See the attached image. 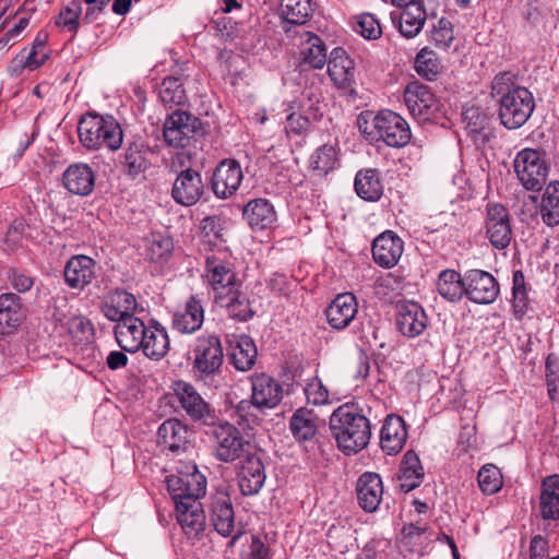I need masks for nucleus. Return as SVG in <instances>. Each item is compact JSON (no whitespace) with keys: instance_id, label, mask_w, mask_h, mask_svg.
<instances>
[{"instance_id":"f257e3e1","label":"nucleus","mask_w":559,"mask_h":559,"mask_svg":"<svg viewBox=\"0 0 559 559\" xmlns=\"http://www.w3.org/2000/svg\"><path fill=\"white\" fill-rule=\"evenodd\" d=\"M492 97H499V117L508 129L522 127L531 117L535 104L532 93L516 83L510 71L498 73L491 82Z\"/></svg>"},{"instance_id":"f03ea898","label":"nucleus","mask_w":559,"mask_h":559,"mask_svg":"<svg viewBox=\"0 0 559 559\" xmlns=\"http://www.w3.org/2000/svg\"><path fill=\"white\" fill-rule=\"evenodd\" d=\"M78 133L80 142L87 150L106 146L117 151L123 141L121 126L112 116L86 114L79 121Z\"/></svg>"},{"instance_id":"7ed1b4c3","label":"nucleus","mask_w":559,"mask_h":559,"mask_svg":"<svg viewBox=\"0 0 559 559\" xmlns=\"http://www.w3.org/2000/svg\"><path fill=\"white\" fill-rule=\"evenodd\" d=\"M166 484L174 503L179 500L183 503H192V500L200 501L206 491V478L193 463L182 464L177 474L166 478Z\"/></svg>"},{"instance_id":"20e7f679","label":"nucleus","mask_w":559,"mask_h":559,"mask_svg":"<svg viewBox=\"0 0 559 559\" xmlns=\"http://www.w3.org/2000/svg\"><path fill=\"white\" fill-rule=\"evenodd\" d=\"M212 436L215 440V455L222 462H234L253 450L249 439L227 421L214 426Z\"/></svg>"},{"instance_id":"39448f33","label":"nucleus","mask_w":559,"mask_h":559,"mask_svg":"<svg viewBox=\"0 0 559 559\" xmlns=\"http://www.w3.org/2000/svg\"><path fill=\"white\" fill-rule=\"evenodd\" d=\"M193 371L200 377L213 376L219 371L223 359V346L216 334H204L195 340L193 349Z\"/></svg>"},{"instance_id":"423d86ee","label":"nucleus","mask_w":559,"mask_h":559,"mask_svg":"<svg viewBox=\"0 0 559 559\" xmlns=\"http://www.w3.org/2000/svg\"><path fill=\"white\" fill-rule=\"evenodd\" d=\"M514 169L519 180L527 190H540L548 175L544 155L533 148H524L516 154Z\"/></svg>"},{"instance_id":"0eeeda50","label":"nucleus","mask_w":559,"mask_h":559,"mask_svg":"<svg viewBox=\"0 0 559 559\" xmlns=\"http://www.w3.org/2000/svg\"><path fill=\"white\" fill-rule=\"evenodd\" d=\"M486 238L497 250H503L512 241L513 234L508 210L499 204H488L485 219Z\"/></svg>"},{"instance_id":"6e6552de","label":"nucleus","mask_w":559,"mask_h":559,"mask_svg":"<svg viewBox=\"0 0 559 559\" xmlns=\"http://www.w3.org/2000/svg\"><path fill=\"white\" fill-rule=\"evenodd\" d=\"M200 120L188 111L176 110L169 115L164 123L165 142L175 147H185L189 144L197 130Z\"/></svg>"},{"instance_id":"1a4fd4ad","label":"nucleus","mask_w":559,"mask_h":559,"mask_svg":"<svg viewBox=\"0 0 559 559\" xmlns=\"http://www.w3.org/2000/svg\"><path fill=\"white\" fill-rule=\"evenodd\" d=\"M203 277L212 287L215 300L225 298L226 294L240 287V282L231 266L215 257L206 259Z\"/></svg>"},{"instance_id":"9d476101","label":"nucleus","mask_w":559,"mask_h":559,"mask_svg":"<svg viewBox=\"0 0 559 559\" xmlns=\"http://www.w3.org/2000/svg\"><path fill=\"white\" fill-rule=\"evenodd\" d=\"M378 140L392 147L405 146L411 140V129L406 120L391 110L378 114Z\"/></svg>"},{"instance_id":"9b49d317","label":"nucleus","mask_w":559,"mask_h":559,"mask_svg":"<svg viewBox=\"0 0 559 559\" xmlns=\"http://www.w3.org/2000/svg\"><path fill=\"white\" fill-rule=\"evenodd\" d=\"M465 295L476 304H491L499 295V284L488 272L469 270L465 272Z\"/></svg>"},{"instance_id":"f8f14e48","label":"nucleus","mask_w":559,"mask_h":559,"mask_svg":"<svg viewBox=\"0 0 559 559\" xmlns=\"http://www.w3.org/2000/svg\"><path fill=\"white\" fill-rule=\"evenodd\" d=\"M251 404L260 411L276 407L283 399V386L274 378L265 373L250 377Z\"/></svg>"},{"instance_id":"ddd939ff","label":"nucleus","mask_w":559,"mask_h":559,"mask_svg":"<svg viewBox=\"0 0 559 559\" xmlns=\"http://www.w3.org/2000/svg\"><path fill=\"white\" fill-rule=\"evenodd\" d=\"M100 311L109 321L119 323L126 318L134 317L139 311V304L133 294L124 289H115L102 299Z\"/></svg>"},{"instance_id":"4468645a","label":"nucleus","mask_w":559,"mask_h":559,"mask_svg":"<svg viewBox=\"0 0 559 559\" xmlns=\"http://www.w3.org/2000/svg\"><path fill=\"white\" fill-rule=\"evenodd\" d=\"M404 102L411 115L420 120H429L438 110L439 104L427 85L411 83L404 92Z\"/></svg>"},{"instance_id":"2eb2a0df","label":"nucleus","mask_w":559,"mask_h":559,"mask_svg":"<svg viewBox=\"0 0 559 559\" xmlns=\"http://www.w3.org/2000/svg\"><path fill=\"white\" fill-rule=\"evenodd\" d=\"M204 189L201 174L188 168L178 174L173 185L171 197L180 205L192 206L201 199Z\"/></svg>"},{"instance_id":"dca6fc26","label":"nucleus","mask_w":559,"mask_h":559,"mask_svg":"<svg viewBox=\"0 0 559 559\" xmlns=\"http://www.w3.org/2000/svg\"><path fill=\"white\" fill-rule=\"evenodd\" d=\"M175 392L181 407L192 420L205 424L213 420L214 416L210 404L204 401L192 384L179 381L176 383Z\"/></svg>"},{"instance_id":"f3484780","label":"nucleus","mask_w":559,"mask_h":559,"mask_svg":"<svg viewBox=\"0 0 559 559\" xmlns=\"http://www.w3.org/2000/svg\"><path fill=\"white\" fill-rule=\"evenodd\" d=\"M265 479L266 474L261 457L254 452L243 456L238 473L239 488L242 495H257L262 489Z\"/></svg>"},{"instance_id":"a211bd4d","label":"nucleus","mask_w":559,"mask_h":559,"mask_svg":"<svg viewBox=\"0 0 559 559\" xmlns=\"http://www.w3.org/2000/svg\"><path fill=\"white\" fill-rule=\"evenodd\" d=\"M240 164L234 159H225L215 168L212 178V189L219 199L231 197L242 181Z\"/></svg>"},{"instance_id":"6ab92c4d","label":"nucleus","mask_w":559,"mask_h":559,"mask_svg":"<svg viewBox=\"0 0 559 559\" xmlns=\"http://www.w3.org/2000/svg\"><path fill=\"white\" fill-rule=\"evenodd\" d=\"M67 285L82 290L96 277V262L84 254L73 255L68 260L63 270Z\"/></svg>"},{"instance_id":"aec40b11","label":"nucleus","mask_w":559,"mask_h":559,"mask_svg":"<svg viewBox=\"0 0 559 559\" xmlns=\"http://www.w3.org/2000/svg\"><path fill=\"white\" fill-rule=\"evenodd\" d=\"M396 325L403 335L416 337L427 328L426 313L417 302H400L396 306Z\"/></svg>"},{"instance_id":"412c9836","label":"nucleus","mask_w":559,"mask_h":559,"mask_svg":"<svg viewBox=\"0 0 559 559\" xmlns=\"http://www.w3.org/2000/svg\"><path fill=\"white\" fill-rule=\"evenodd\" d=\"M403 251V240L392 230L382 233L372 242V257L374 262L386 269L396 265Z\"/></svg>"},{"instance_id":"4be33fe9","label":"nucleus","mask_w":559,"mask_h":559,"mask_svg":"<svg viewBox=\"0 0 559 559\" xmlns=\"http://www.w3.org/2000/svg\"><path fill=\"white\" fill-rule=\"evenodd\" d=\"M148 328L138 317H129L115 325L114 332L118 345L129 353H136L143 346Z\"/></svg>"},{"instance_id":"5701e85b","label":"nucleus","mask_w":559,"mask_h":559,"mask_svg":"<svg viewBox=\"0 0 559 559\" xmlns=\"http://www.w3.org/2000/svg\"><path fill=\"white\" fill-rule=\"evenodd\" d=\"M407 436L404 419L399 415H388L380 432L381 449L389 455H396L403 450Z\"/></svg>"},{"instance_id":"b1692460","label":"nucleus","mask_w":559,"mask_h":559,"mask_svg":"<svg viewBox=\"0 0 559 559\" xmlns=\"http://www.w3.org/2000/svg\"><path fill=\"white\" fill-rule=\"evenodd\" d=\"M401 12H391V21L397 25L400 33L406 38H414L421 31L426 22L424 3L404 4Z\"/></svg>"},{"instance_id":"393cba45","label":"nucleus","mask_w":559,"mask_h":559,"mask_svg":"<svg viewBox=\"0 0 559 559\" xmlns=\"http://www.w3.org/2000/svg\"><path fill=\"white\" fill-rule=\"evenodd\" d=\"M211 521L222 536H231L235 532V513L230 497L224 490L217 491L211 501Z\"/></svg>"},{"instance_id":"a878e982","label":"nucleus","mask_w":559,"mask_h":559,"mask_svg":"<svg viewBox=\"0 0 559 559\" xmlns=\"http://www.w3.org/2000/svg\"><path fill=\"white\" fill-rule=\"evenodd\" d=\"M154 153L145 143H130L121 160L124 174L132 179L143 176L153 165L151 159Z\"/></svg>"},{"instance_id":"bb28decb","label":"nucleus","mask_w":559,"mask_h":559,"mask_svg":"<svg viewBox=\"0 0 559 559\" xmlns=\"http://www.w3.org/2000/svg\"><path fill=\"white\" fill-rule=\"evenodd\" d=\"M177 522L183 533L190 537H199L205 530V514L202 503L192 500V503H183L181 500L175 503Z\"/></svg>"},{"instance_id":"cd10ccee","label":"nucleus","mask_w":559,"mask_h":559,"mask_svg":"<svg viewBox=\"0 0 559 559\" xmlns=\"http://www.w3.org/2000/svg\"><path fill=\"white\" fill-rule=\"evenodd\" d=\"M356 493L359 507L366 512H374L383 495L381 477L376 473H364L357 480Z\"/></svg>"},{"instance_id":"c85d7f7f","label":"nucleus","mask_w":559,"mask_h":559,"mask_svg":"<svg viewBox=\"0 0 559 559\" xmlns=\"http://www.w3.org/2000/svg\"><path fill=\"white\" fill-rule=\"evenodd\" d=\"M66 189L72 194L85 197L92 193L95 186V174L84 163L70 165L62 176Z\"/></svg>"},{"instance_id":"c756f323","label":"nucleus","mask_w":559,"mask_h":559,"mask_svg":"<svg viewBox=\"0 0 559 559\" xmlns=\"http://www.w3.org/2000/svg\"><path fill=\"white\" fill-rule=\"evenodd\" d=\"M371 407L360 406L358 402H352V452H359L367 448L372 432L368 414Z\"/></svg>"},{"instance_id":"7c9ffc66","label":"nucleus","mask_w":559,"mask_h":559,"mask_svg":"<svg viewBox=\"0 0 559 559\" xmlns=\"http://www.w3.org/2000/svg\"><path fill=\"white\" fill-rule=\"evenodd\" d=\"M189 430L178 419H167L158 428L157 442L164 449L171 452L186 450L189 439Z\"/></svg>"},{"instance_id":"2f4dec72","label":"nucleus","mask_w":559,"mask_h":559,"mask_svg":"<svg viewBox=\"0 0 559 559\" xmlns=\"http://www.w3.org/2000/svg\"><path fill=\"white\" fill-rule=\"evenodd\" d=\"M204 320L203 307L195 297H190L185 307L175 312L173 326L180 333L190 334L198 331Z\"/></svg>"},{"instance_id":"473e14b6","label":"nucleus","mask_w":559,"mask_h":559,"mask_svg":"<svg viewBox=\"0 0 559 559\" xmlns=\"http://www.w3.org/2000/svg\"><path fill=\"white\" fill-rule=\"evenodd\" d=\"M243 217L252 229H266L276 222L273 204L266 199H254L243 207Z\"/></svg>"},{"instance_id":"72a5a7b5","label":"nucleus","mask_w":559,"mask_h":559,"mask_svg":"<svg viewBox=\"0 0 559 559\" xmlns=\"http://www.w3.org/2000/svg\"><path fill=\"white\" fill-rule=\"evenodd\" d=\"M424 479V468L418 455L409 450L407 451L400 465L397 474V486L404 491L408 492L418 487Z\"/></svg>"},{"instance_id":"f704fd0d","label":"nucleus","mask_w":559,"mask_h":559,"mask_svg":"<svg viewBox=\"0 0 559 559\" xmlns=\"http://www.w3.org/2000/svg\"><path fill=\"white\" fill-rule=\"evenodd\" d=\"M24 319V310L17 295L8 293L0 296V333L15 330Z\"/></svg>"},{"instance_id":"c9c22d12","label":"nucleus","mask_w":559,"mask_h":559,"mask_svg":"<svg viewBox=\"0 0 559 559\" xmlns=\"http://www.w3.org/2000/svg\"><path fill=\"white\" fill-rule=\"evenodd\" d=\"M330 430L338 449L349 454V403L337 407L330 417Z\"/></svg>"},{"instance_id":"e433bc0d","label":"nucleus","mask_w":559,"mask_h":559,"mask_svg":"<svg viewBox=\"0 0 559 559\" xmlns=\"http://www.w3.org/2000/svg\"><path fill=\"white\" fill-rule=\"evenodd\" d=\"M140 349L150 359L159 360L164 358L169 350V338L166 330L159 324L150 326Z\"/></svg>"},{"instance_id":"4c0bfd02","label":"nucleus","mask_w":559,"mask_h":559,"mask_svg":"<svg viewBox=\"0 0 559 559\" xmlns=\"http://www.w3.org/2000/svg\"><path fill=\"white\" fill-rule=\"evenodd\" d=\"M328 73L337 87L346 88L349 85V57L344 48L336 47L332 50Z\"/></svg>"},{"instance_id":"58836bf2","label":"nucleus","mask_w":559,"mask_h":559,"mask_svg":"<svg viewBox=\"0 0 559 559\" xmlns=\"http://www.w3.org/2000/svg\"><path fill=\"white\" fill-rule=\"evenodd\" d=\"M302 62L313 69H321L326 62V47L316 34L306 33L301 43Z\"/></svg>"},{"instance_id":"ea45409f","label":"nucleus","mask_w":559,"mask_h":559,"mask_svg":"<svg viewBox=\"0 0 559 559\" xmlns=\"http://www.w3.org/2000/svg\"><path fill=\"white\" fill-rule=\"evenodd\" d=\"M465 275L462 277L454 270H444L437 281L438 293L449 301H457L465 294Z\"/></svg>"},{"instance_id":"a19ab883","label":"nucleus","mask_w":559,"mask_h":559,"mask_svg":"<svg viewBox=\"0 0 559 559\" xmlns=\"http://www.w3.org/2000/svg\"><path fill=\"white\" fill-rule=\"evenodd\" d=\"M355 191L365 201H377L382 194V185L376 169H365L355 177Z\"/></svg>"},{"instance_id":"79ce46f5","label":"nucleus","mask_w":559,"mask_h":559,"mask_svg":"<svg viewBox=\"0 0 559 559\" xmlns=\"http://www.w3.org/2000/svg\"><path fill=\"white\" fill-rule=\"evenodd\" d=\"M258 350L253 340L248 335H240L233 347L231 359L237 370H250L257 359Z\"/></svg>"},{"instance_id":"37998d69","label":"nucleus","mask_w":559,"mask_h":559,"mask_svg":"<svg viewBox=\"0 0 559 559\" xmlns=\"http://www.w3.org/2000/svg\"><path fill=\"white\" fill-rule=\"evenodd\" d=\"M216 304L226 308L228 314L239 321H246L252 317L250 302L245 293L239 287L226 294L225 298L215 300Z\"/></svg>"},{"instance_id":"c03bdc74","label":"nucleus","mask_w":559,"mask_h":559,"mask_svg":"<svg viewBox=\"0 0 559 559\" xmlns=\"http://www.w3.org/2000/svg\"><path fill=\"white\" fill-rule=\"evenodd\" d=\"M540 215L545 224H559V181L550 182L543 194Z\"/></svg>"},{"instance_id":"a18cd8bd","label":"nucleus","mask_w":559,"mask_h":559,"mask_svg":"<svg viewBox=\"0 0 559 559\" xmlns=\"http://www.w3.org/2000/svg\"><path fill=\"white\" fill-rule=\"evenodd\" d=\"M325 313L332 328L337 330L346 328L349 324V294H338Z\"/></svg>"},{"instance_id":"49530a36","label":"nucleus","mask_w":559,"mask_h":559,"mask_svg":"<svg viewBox=\"0 0 559 559\" xmlns=\"http://www.w3.org/2000/svg\"><path fill=\"white\" fill-rule=\"evenodd\" d=\"M290 430L294 437L299 441L312 439L317 432V425L312 413L299 408L290 418Z\"/></svg>"},{"instance_id":"de8ad7c7","label":"nucleus","mask_w":559,"mask_h":559,"mask_svg":"<svg viewBox=\"0 0 559 559\" xmlns=\"http://www.w3.org/2000/svg\"><path fill=\"white\" fill-rule=\"evenodd\" d=\"M312 12L310 0H282L281 15L292 24H305Z\"/></svg>"},{"instance_id":"09e8293b","label":"nucleus","mask_w":559,"mask_h":559,"mask_svg":"<svg viewBox=\"0 0 559 559\" xmlns=\"http://www.w3.org/2000/svg\"><path fill=\"white\" fill-rule=\"evenodd\" d=\"M162 103L166 106H180L187 100L186 91L180 79L168 76L165 78L158 91Z\"/></svg>"},{"instance_id":"8fccbe9b","label":"nucleus","mask_w":559,"mask_h":559,"mask_svg":"<svg viewBox=\"0 0 559 559\" xmlns=\"http://www.w3.org/2000/svg\"><path fill=\"white\" fill-rule=\"evenodd\" d=\"M40 45H33L28 52L20 53L12 63L11 71L14 75H20L24 69L36 70L45 63L48 58L47 51H40Z\"/></svg>"},{"instance_id":"3c124183","label":"nucleus","mask_w":559,"mask_h":559,"mask_svg":"<svg viewBox=\"0 0 559 559\" xmlns=\"http://www.w3.org/2000/svg\"><path fill=\"white\" fill-rule=\"evenodd\" d=\"M174 249L173 240L163 235H152L145 245V257L152 262L168 260Z\"/></svg>"},{"instance_id":"603ef678","label":"nucleus","mask_w":559,"mask_h":559,"mask_svg":"<svg viewBox=\"0 0 559 559\" xmlns=\"http://www.w3.org/2000/svg\"><path fill=\"white\" fill-rule=\"evenodd\" d=\"M416 72L427 79L435 80L441 72V64L437 53L429 48H423L415 58Z\"/></svg>"},{"instance_id":"864d4df0","label":"nucleus","mask_w":559,"mask_h":559,"mask_svg":"<svg viewBox=\"0 0 559 559\" xmlns=\"http://www.w3.org/2000/svg\"><path fill=\"white\" fill-rule=\"evenodd\" d=\"M336 162L335 148L333 146L323 145L311 155L310 166L312 170L318 171L320 175H325L335 167Z\"/></svg>"},{"instance_id":"5fc2aeb1","label":"nucleus","mask_w":559,"mask_h":559,"mask_svg":"<svg viewBox=\"0 0 559 559\" xmlns=\"http://www.w3.org/2000/svg\"><path fill=\"white\" fill-rule=\"evenodd\" d=\"M530 299L526 292L524 275L516 271L513 274V310L518 319H521L528 310Z\"/></svg>"},{"instance_id":"6e6d98bb","label":"nucleus","mask_w":559,"mask_h":559,"mask_svg":"<svg viewBox=\"0 0 559 559\" xmlns=\"http://www.w3.org/2000/svg\"><path fill=\"white\" fill-rule=\"evenodd\" d=\"M478 485L486 495H492L502 486V475L499 468L492 464L484 465L478 472Z\"/></svg>"},{"instance_id":"4d7b16f0","label":"nucleus","mask_w":559,"mask_h":559,"mask_svg":"<svg viewBox=\"0 0 559 559\" xmlns=\"http://www.w3.org/2000/svg\"><path fill=\"white\" fill-rule=\"evenodd\" d=\"M354 31L368 40H376L382 35V27L379 20L371 13L357 15Z\"/></svg>"},{"instance_id":"13d9d810","label":"nucleus","mask_w":559,"mask_h":559,"mask_svg":"<svg viewBox=\"0 0 559 559\" xmlns=\"http://www.w3.org/2000/svg\"><path fill=\"white\" fill-rule=\"evenodd\" d=\"M82 14V3L79 0L70 1L59 13L56 24L71 33H76L79 19Z\"/></svg>"},{"instance_id":"bf43d9fd","label":"nucleus","mask_w":559,"mask_h":559,"mask_svg":"<svg viewBox=\"0 0 559 559\" xmlns=\"http://www.w3.org/2000/svg\"><path fill=\"white\" fill-rule=\"evenodd\" d=\"M431 41L439 48H448L454 39L452 24L449 20L442 17L430 32Z\"/></svg>"},{"instance_id":"052dcab7","label":"nucleus","mask_w":559,"mask_h":559,"mask_svg":"<svg viewBox=\"0 0 559 559\" xmlns=\"http://www.w3.org/2000/svg\"><path fill=\"white\" fill-rule=\"evenodd\" d=\"M357 128L360 133L368 141H377L378 140V115H374L372 111H362L356 121Z\"/></svg>"},{"instance_id":"680f3d73","label":"nucleus","mask_w":559,"mask_h":559,"mask_svg":"<svg viewBox=\"0 0 559 559\" xmlns=\"http://www.w3.org/2000/svg\"><path fill=\"white\" fill-rule=\"evenodd\" d=\"M311 126V118L305 114L292 112L286 118L285 130L288 135L305 134Z\"/></svg>"},{"instance_id":"e2e57ef3","label":"nucleus","mask_w":559,"mask_h":559,"mask_svg":"<svg viewBox=\"0 0 559 559\" xmlns=\"http://www.w3.org/2000/svg\"><path fill=\"white\" fill-rule=\"evenodd\" d=\"M305 393L308 402L313 405H323L329 400V392L326 388L318 380L309 383L305 389Z\"/></svg>"},{"instance_id":"0e129e2a","label":"nucleus","mask_w":559,"mask_h":559,"mask_svg":"<svg viewBox=\"0 0 559 559\" xmlns=\"http://www.w3.org/2000/svg\"><path fill=\"white\" fill-rule=\"evenodd\" d=\"M540 512L545 520L559 519V497L540 496Z\"/></svg>"},{"instance_id":"69168bd1","label":"nucleus","mask_w":559,"mask_h":559,"mask_svg":"<svg viewBox=\"0 0 559 559\" xmlns=\"http://www.w3.org/2000/svg\"><path fill=\"white\" fill-rule=\"evenodd\" d=\"M243 559H271L269 547L258 537H253Z\"/></svg>"},{"instance_id":"338daca9","label":"nucleus","mask_w":559,"mask_h":559,"mask_svg":"<svg viewBox=\"0 0 559 559\" xmlns=\"http://www.w3.org/2000/svg\"><path fill=\"white\" fill-rule=\"evenodd\" d=\"M548 556V543L540 536L536 535L531 540L530 559H545Z\"/></svg>"},{"instance_id":"774afa93","label":"nucleus","mask_w":559,"mask_h":559,"mask_svg":"<svg viewBox=\"0 0 559 559\" xmlns=\"http://www.w3.org/2000/svg\"><path fill=\"white\" fill-rule=\"evenodd\" d=\"M58 321L66 325L68 332L72 335H78L80 332L83 333L90 325L88 321L81 316H72L66 322L58 318Z\"/></svg>"}]
</instances>
